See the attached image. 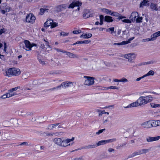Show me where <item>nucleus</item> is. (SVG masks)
I'll use <instances>...</instances> for the list:
<instances>
[{
    "label": "nucleus",
    "instance_id": "nucleus-7",
    "mask_svg": "<svg viewBox=\"0 0 160 160\" xmlns=\"http://www.w3.org/2000/svg\"><path fill=\"white\" fill-rule=\"evenodd\" d=\"M87 79L84 82V84L87 85H91L94 83V78L92 77L84 76Z\"/></svg>",
    "mask_w": 160,
    "mask_h": 160
},
{
    "label": "nucleus",
    "instance_id": "nucleus-22",
    "mask_svg": "<svg viewBox=\"0 0 160 160\" xmlns=\"http://www.w3.org/2000/svg\"><path fill=\"white\" fill-rule=\"evenodd\" d=\"M149 1L146 0H143L142 2L140 4V8H143L144 6H148L149 5Z\"/></svg>",
    "mask_w": 160,
    "mask_h": 160
},
{
    "label": "nucleus",
    "instance_id": "nucleus-4",
    "mask_svg": "<svg viewBox=\"0 0 160 160\" xmlns=\"http://www.w3.org/2000/svg\"><path fill=\"white\" fill-rule=\"evenodd\" d=\"M35 17L32 13L28 14L26 17V21L27 22L33 23L35 20Z\"/></svg>",
    "mask_w": 160,
    "mask_h": 160
},
{
    "label": "nucleus",
    "instance_id": "nucleus-31",
    "mask_svg": "<svg viewBox=\"0 0 160 160\" xmlns=\"http://www.w3.org/2000/svg\"><path fill=\"white\" fill-rule=\"evenodd\" d=\"M116 89L118 90L119 89V88L116 86H110L109 87H102L101 88L102 90H107L108 89Z\"/></svg>",
    "mask_w": 160,
    "mask_h": 160
},
{
    "label": "nucleus",
    "instance_id": "nucleus-53",
    "mask_svg": "<svg viewBox=\"0 0 160 160\" xmlns=\"http://www.w3.org/2000/svg\"><path fill=\"white\" fill-rule=\"evenodd\" d=\"M134 38V37H132L131 38H130L128 41H125V42L126 43L125 44H127L128 43H129L132 40H133Z\"/></svg>",
    "mask_w": 160,
    "mask_h": 160
},
{
    "label": "nucleus",
    "instance_id": "nucleus-15",
    "mask_svg": "<svg viewBox=\"0 0 160 160\" xmlns=\"http://www.w3.org/2000/svg\"><path fill=\"white\" fill-rule=\"evenodd\" d=\"M93 16V14L91 13L88 10H85L84 13L83 15V17L84 18H88L92 17Z\"/></svg>",
    "mask_w": 160,
    "mask_h": 160
},
{
    "label": "nucleus",
    "instance_id": "nucleus-11",
    "mask_svg": "<svg viewBox=\"0 0 160 160\" xmlns=\"http://www.w3.org/2000/svg\"><path fill=\"white\" fill-rule=\"evenodd\" d=\"M82 3L79 1H74L68 7V8H73L75 6L79 7L81 6Z\"/></svg>",
    "mask_w": 160,
    "mask_h": 160
},
{
    "label": "nucleus",
    "instance_id": "nucleus-19",
    "mask_svg": "<svg viewBox=\"0 0 160 160\" xmlns=\"http://www.w3.org/2000/svg\"><path fill=\"white\" fill-rule=\"evenodd\" d=\"M12 68H10L7 70H6L5 75L8 77L13 76Z\"/></svg>",
    "mask_w": 160,
    "mask_h": 160
},
{
    "label": "nucleus",
    "instance_id": "nucleus-5",
    "mask_svg": "<svg viewBox=\"0 0 160 160\" xmlns=\"http://www.w3.org/2000/svg\"><path fill=\"white\" fill-rule=\"evenodd\" d=\"M74 139V137H72L71 139H64L63 138V146H62V147H66L68 146L72 145L74 143L73 142L68 144L71 142Z\"/></svg>",
    "mask_w": 160,
    "mask_h": 160
},
{
    "label": "nucleus",
    "instance_id": "nucleus-14",
    "mask_svg": "<svg viewBox=\"0 0 160 160\" xmlns=\"http://www.w3.org/2000/svg\"><path fill=\"white\" fill-rule=\"evenodd\" d=\"M151 127H156L160 125V121L154 120H150Z\"/></svg>",
    "mask_w": 160,
    "mask_h": 160
},
{
    "label": "nucleus",
    "instance_id": "nucleus-63",
    "mask_svg": "<svg viewBox=\"0 0 160 160\" xmlns=\"http://www.w3.org/2000/svg\"><path fill=\"white\" fill-rule=\"evenodd\" d=\"M90 42V40H85L83 41H82L83 43H88L89 42Z\"/></svg>",
    "mask_w": 160,
    "mask_h": 160
},
{
    "label": "nucleus",
    "instance_id": "nucleus-43",
    "mask_svg": "<svg viewBox=\"0 0 160 160\" xmlns=\"http://www.w3.org/2000/svg\"><path fill=\"white\" fill-rule=\"evenodd\" d=\"M136 19L137 22H142V17H139L137 18Z\"/></svg>",
    "mask_w": 160,
    "mask_h": 160
},
{
    "label": "nucleus",
    "instance_id": "nucleus-62",
    "mask_svg": "<svg viewBox=\"0 0 160 160\" xmlns=\"http://www.w3.org/2000/svg\"><path fill=\"white\" fill-rule=\"evenodd\" d=\"M55 134L56 135H58V133L56 132L55 133L52 134V133H48L47 134V135L52 136H53V134Z\"/></svg>",
    "mask_w": 160,
    "mask_h": 160
},
{
    "label": "nucleus",
    "instance_id": "nucleus-45",
    "mask_svg": "<svg viewBox=\"0 0 160 160\" xmlns=\"http://www.w3.org/2000/svg\"><path fill=\"white\" fill-rule=\"evenodd\" d=\"M58 25V23L54 22H52V23L51 25V28H53L56 27H57Z\"/></svg>",
    "mask_w": 160,
    "mask_h": 160
},
{
    "label": "nucleus",
    "instance_id": "nucleus-27",
    "mask_svg": "<svg viewBox=\"0 0 160 160\" xmlns=\"http://www.w3.org/2000/svg\"><path fill=\"white\" fill-rule=\"evenodd\" d=\"M92 36V34L91 33H86L83 34L81 36V38H91Z\"/></svg>",
    "mask_w": 160,
    "mask_h": 160
},
{
    "label": "nucleus",
    "instance_id": "nucleus-61",
    "mask_svg": "<svg viewBox=\"0 0 160 160\" xmlns=\"http://www.w3.org/2000/svg\"><path fill=\"white\" fill-rule=\"evenodd\" d=\"M4 51L5 52H6V51H7L6 48H7V47L6 43L5 42H4Z\"/></svg>",
    "mask_w": 160,
    "mask_h": 160
},
{
    "label": "nucleus",
    "instance_id": "nucleus-48",
    "mask_svg": "<svg viewBox=\"0 0 160 160\" xmlns=\"http://www.w3.org/2000/svg\"><path fill=\"white\" fill-rule=\"evenodd\" d=\"M0 98L2 99H5L6 98H9V97H8L7 93H6V94L2 95L1 96Z\"/></svg>",
    "mask_w": 160,
    "mask_h": 160
},
{
    "label": "nucleus",
    "instance_id": "nucleus-20",
    "mask_svg": "<svg viewBox=\"0 0 160 160\" xmlns=\"http://www.w3.org/2000/svg\"><path fill=\"white\" fill-rule=\"evenodd\" d=\"M0 8L6 10V12H9L10 9V7L9 6H7V4L5 3H2Z\"/></svg>",
    "mask_w": 160,
    "mask_h": 160
},
{
    "label": "nucleus",
    "instance_id": "nucleus-59",
    "mask_svg": "<svg viewBox=\"0 0 160 160\" xmlns=\"http://www.w3.org/2000/svg\"><path fill=\"white\" fill-rule=\"evenodd\" d=\"M145 77L144 76V75L143 76H142L140 77H139V78H137V79H136V80L137 81H140V80H141V79Z\"/></svg>",
    "mask_w": 160,
    "mask_h": 160
},
{
    "label": "nucleus",
    "instance_id": "nucleus-25",
    "mask_svg": "<svg viewBox=\"0 0 160 160\" xmlns=\"http://www.w3.org/2000/svg\"><path fill=\"white\" fill-rule=\"evenodd\" d=\"M7 93L9 98L16 95L17 94L16 92H13L10 89H9L8 90V92Z\"/></svg>",
    "mask_w": 160,
    "mask_h": 160
},
{
    "label": "nucleus",
    "instance_id": "nucleus-10",
    "mask_svg": "<svg viewBox=\"0 0 160 160\" xmlns=\"http://www.w3.org/2000/svg\"><path fill=\"white\" fill-rule=\"evenodd\" d=\"M96 147L97 146L96 144H92L77 149L72 151V152H74L75 151L80 150L82 149H89L91 148H94Z\"/></svg>",
    "mask_w": 160,
    "mask_h": 160
},
{
    "label": "nucleus",
    "instance_id": "nucleus-34",
    "mask_svg": "<svg viewBox=\"0 0 160 160\" xmlns=\"http://www.w3.org/2000/svg\"><path fill=\"white\" fill-rule=\"evenodd\" d=\"M64 8V5H59L58 6H57V11L59 12L62 10V8Z\"/></svg>",
    "mask_w": 160,
    "mask_h": 160
},
{
    "label": "nucleus",
    "instance_id": "nucleus-46",
    "mask_svg": "<svg viewBox=\"0 0 160 160\" xmlns=\"http://www.w3.org/2000/svg\"><path fill=\"white\" fill-rule=\"evenodd\" d=\"M122 22H123L128 23H131V21L130 20L128 19H125L122 20Z\"/></svg>",
    "mask_w": 160,
    "mask_h": 160
},
{
    "label": "nucleus",
    "instance_id": "nucleus-36",
    "mask_svg": "<svg viewBox=\"0 0 160 160\" xmlns=\"http://www.w3.org/2000/svg\"><path fill=\"white\" fill-rule=\"evenodd\" d=\"M150 105L152 108L160 107V104H155V103L152 102L151 103Z\"/></svg>",
    "mask_w": 160,
    "mask_h": 160
},
{
    "label": "nucleus",
    "instance_id": "nucleus-1",
    "mask_svg": "<svg viewBox=\"0 0 160 160\" xmlns=\"http://www.w3.org/2000/svg\"><path fill=\"white\" fill-rule=\"evenodd\" d=\"M152 147H150V148L148 149H142L137 150L135 152H134L131 154L129 155L128 156V158H131L143 154H146L149 152L152 149Z\"/></svg>",
    "mask_w": 160,
    "mask_h": 160
},
{
    "label": "nucleus",
    "instance_id": "nucleus-40",
    "mask_svg": "<svg viewBox=\"0 0 160 160\" xmlns=\"http://www.w3.org/2000/svg\"><path fill=\"white\" fill-rule=\"evenodd\" d=\"M103 16L102 15H100V22L99 23L100 25H102L103 24Z\"/></svg>",
    "mask_w": 160,
    "mask_h": 160
},
{
    "label": "nucleus",
    "instance_id": "nucleus-64",
    "mask_svg": "<svg viewBox=\"0 0 160 160\" xmlns=\"http://www.w3.org/2000/svg\"><path fill=\"white\" fill-rule=\"evenodd\" d=\"M155 34L157 36V37H158L160 36V31H158L155 33Z\"/></svg>",
    "mask_w": 160,
    "mask_h": 160
},
{
    "label": "nucleus",
    "instance_id": "nucleus-21",
    "mask_svg": "<svg viewBox=\"0 0 160 160\" xmlns=\"http://www.w3.org/2000/svg\"><path fill=\"white\" fill-rule=\"evenodd\" d=\"M13 76H18L21 73V72L19 69L12 68Z\"/></svg>",
    "mask_w": 160,
    "mask_h": 160
},
{
    "label": "nucleus",
    "instance_id": "nucleus-44",
    "mask_svg": "<svg viewBox=\"0 0 160 160\" xmlns=\"http://www.w3.org/2000/svg\"><path fill=\"white\" fill-rule=\"evenodd\" d=\"M126 43L125 42V41H123L122 42L120 43H114V45H125V44Z\"/></svg>",
    "mask_w": 160,
    "mask_h": 160
},
{
    "label": "nucleus",
    "instance_id": "nucleus-12",
    "mask_svg": "<svg viewBox=\"0 0 160 160\" xmlns=\"http://www.w3.org/2000/svg\"><path fill=\"white\" fill-rule=\"evenodd\" d=\"M25 46L23 47V48L25 49L26 50H30L31 48L33 46L32 45L30 42L28 40H25L24 41Z\"/></svg>",
    "mask_w": 160,
    "mask_h": 160
},
{
    "label": "nucleus",
    "instance_id": "nucleus-56",
    "mask_svg": "<svg viewBox=\"0 0 160 160\" xmlns=\"http://www.w3.org/2000/svg\"><path fill=\"white\" fill-rule=\"evenodd\" d=\"M108 151L109 152H113V153H114V152H115V150H114V149H113V148H109L108 150Z\"/></svg>",
    "mask_w": 160,
    "mask_h": 160
},
{
    "label": "nucleus",
    "instance_id": "nucleus-8",
    "mask_svg": "<svg viewBox=\"0 0 160 160\" xmlns=\"http://www.w3.org/2000/svg\"><path fill=\"white\" fill-rule=\"evenodd\" d=\"M123 107L125 108L141 106L139 103V102H138V99L136 102H133L130 104H129L127 106H124L125 103L123 104Z\"/></svg>",
    "mask_w": 160,
    "mask_h": 160
},
{
    "label": "nucleus",
    "instance_id": "nucleus-35",
    "mask_svg": "<svg viewBox=\"0 0 160 160\" xmlns=\"http://www.w3.org/2000/svg\"><path fill=\"white\" fill-rule=\"evenodd\" d=\"M38 58L39 60L40 63L42 65H44L45 64L44 62L41 59L40 57V55L38 54Z\"/></svg>",
    "mask_w": 160,
    "mask_h": 160
},
{
    "label": "nucleus",
    "instance_id": "nucleus-18",
    "mask_svg": "<svg viewBox=\"0 0 160 160\" xmlns=\"http://www.w3.org/2000/svg\"><path fill=\"white\" fill-rule=\"evenodd\" d=\"M141 125L145 128H151L150 120L142 123L141 124Z\"/></svg>",
    "mask_w": 160,
    "mask_h": 160
},
{
    "label": "nucleus",
    "instance_id": "nucleus-41",
    "mask_svg": "<svg viewBox=\"0 0 160 160\" xmlns=\"http://www.w3.org/2000/svg\"><path fill=\"white\" fill-rule=\"evenodd\" d=\"M157 36L155 34V33H153L152 35H151V40L152 41L155 40L157 38Z\"/></svg>",
    "mask_w": 160,
    "mask_h": 160
},
{
    "label": "nucleus",
    "instance_id": "nucleus-23",
    "mask_svg": "<svg viewBox=\"0 0 160 160\" xmlns=\"http://www.w3.org/2000/svg\"><path fill=\"white\" fill-rule=\"evenodd\" d=\"M104 21L107 22H112L113 20L112 19V17L109 16H106L104 17Z\"/></svg>",
    "mask_w": 160,
    "mask_h": 160
},
{
    "label": "nucleus",
    "instance_id": "nucleus-13",
    "mask_svg": "<svg viewBox=\"0 0 160 160\" xmlns=\"http://www.w3.org/2000/svg\"><path fill=\"white\" fill-rule=\"evenodd\" d=\"M160 139V136L155 137H147L146 138V141L148 142H152L158 140Z\"/></svg>",
    "mask_w": 160,
    "mask_h": 160
},
{
    "label": "nucleus",
    "instance_id": "nucleus-42",
    "mask_svg": "<svg viewBox=\"0 0 160 160\" xmlns=\"http://www.w3.org/2000/svg\"><path fill=\"white\" fill-rule=\"evenodd\" d=\"M116 139L115 138L107 140V143L114 142H115L116 141Z\"/></svg>",
    "mask_w": 160,
    "mask_h": 160
},
{
    "label": "nucleus",
    "instance_id": "nucleus-30",
    "mask_svg": "<svg viewBox=\"0 0 160 160\" xmlns=\"http://www.w3.org/2000/svg\"><path fill=\"white\" fill-rule=\"evenodd\" d=\"M150 8L152 10L158 11V8L157 7V5L156 4L151 3L150 5Z\"/></svg>",
    "mask_w": 160,
    "mask_h": 160
},
{
    "label": "nucleus",
    "instance_id": "nucleus-33",
    "mask_svg": "<svg viewBox=\"0 0 160 160\" xmlns=\"http://www.w3.org/2000/svg\"><path fill=\"white\" fill-rule=\"evenodd\" d=\"M154 74V72L153 71L150 70L147 73L144 75L146 77L149 75H153Z\"/></svg>",
    "mask_w": 160,
    "mask_h": 160
},
{
    "label": "nucleus",
    "instance_id": "nucleus-2",
    "mask_svg": "<svg viewBox=\"0 0 160 160\" xmlns=\"http://www.w3.org/2000/svg\"><path fill=\"white\" fill-rule=\"evenodd\" d=\"M138 100L140 105H143L152 101V97L151 95H148L140 97Z\"/></svg>",
    "mask_w": 160,
    "mask_h": 160
},
{
    "label": "nucleus",
    "instance_id": "nucleus-39",
    "mask_svg": "<svg viewBox=\"0 0 160 160\" xmlns=\"http://www.w3.org/2000/svg\"><path fill=\"white\" fill-rule=\"evenodd\" d=\"M157 62V61L154 60H152L150 61L147 62H146L147 64H152Z\"/></svg>",
    "mask_w": 160,
    "mask_h": 160
},
{
    "label": "nucleus",
    "instance_id": "nucleus-50",
    "mask_svg": "<svg viewBox=\"0 0 160 160\" xmlns=\"http://www.w3.org/2000/svg\"><path fill=\"white\" fill-rule=\"evenodd\" d=\"M120 82H127L128 81V80L124 78H123L122 79H120Z\"/></svg>",
    "mask_w": 160,
    "mask_h": 160
},
{
    "label": "nucleus",
    "instance_id": "nucleus-51",
    "mask_svg": "<svg viewBox=\"0 0 160 160\" xmlns=\"http://www.w3.org/2000/svg\"><path fill=\"white\" fill-rule=\"evenodd\" d=\"M68 33L65 32H62L60 34V35L63 36H67L68 35Z\"/></svg>",
    "mask_w": 160,
    "mask_h": 160
},
{
    "label": "nucleus",
    "instance_id": "nucleus-49",
    "mask_svg": "<svg viewBox=\"0 0 160 160\" xmlns=\"http://www.w3.org/2000/svg\"><path fill=\"white\" fill-rule=\"evenodd\" d=\"M54 49L57 51L58 52H61L65 53L66 51L63 50L62 49H59L57 48H54Z\"/></svg>",
    "mask_w": 160,
    "mask_h": 160
},
{
    "label": "nucleus",
    "instance_id": "nucleus-37",
    "mask_svg": "<svg viewBox=\"0 0 160 160\" xmlns=\"http://www.w3.org/2000/svg\"><path fill=\"white\" fill-rule=\"evenodd\" d=\"M31 145L30 143H29L28 142H23L19 144V146H21L22 145H25L26 146H28Z\"/></svg>",
    "mask_w": 160,
    "mask_h": 160
},
{
    "label": "nucleus",
    "instance_id": "nucleus-47",
    "mask_svg": "<svg viewBox=\"0 0 160 160\" xmlns=\"http://www.w3.org/2000/svg\"><path fill=\"white\" fill-rule=\"evenodd\" d=\"M40 14L41 15H42L46 11L47 12H48V10L46 9H44L42 8H41L40 9Z\"/></svg>",
    "mask_w": 160,
    "mask_h": 160
},
{
    "label": "nucleus",
    "instance_id": "nucleus-55",
    "mask_svg": "<svg viewBox=\"0 0 160 160\" xmlns=\"http://www.w3.org/2000/svg\"><path fill=\"white\" fill-rule=\"evenodd\" d=\"M81 32V31L80 30H74L73 31V33L75 34H78Z\"/></svg>",
    "mask_w": 160,
    "mask_h": 160
},
{
    "label": "nucleus",
    "instance_id": "nucleus-29",
    "mask_svg": "<svg viewBox=\"0 0 160 160\" xmlns=\"http://www.w3.org/2000/svg\"><path fill=\"white\" fill-rule=\"evenodd\" d=\"M53 21L52 20L50 19L48 20L44 23V26L45 27H49L50 25H51Z\"/></svg>",
    "mask_w": 160,
    "mask_h": 160
},
{
    "label": "nucleus",
    "instance_id": "nucleus-6",
    "mask_svg": "<svg viewBox=\"0 0 160 160\" xmlns=\"http://www.w3.org/2000/svg\"><path fill=\"white\" fill-rule=\"evenodd\" d=\"M124 57L128 59L129 62H133L136 57V55L134 53H129L125 54Z\"/></svg>",
    "mask_w": 160,
    "mask_h": 160
},
{
    "label": "nucleus",
    "instance_id": "nucleus-9",
    "mask_svg": "<svg viewBox=\"0 0 160 160\" xmlns=\"http://www.w3.org/2000/svg\"><path fill=\"white\" fill-rule=\"evenodd\" d=\"M62 140L63 138H56L53 139V141L56 145L62 147V146H63Z\"/></svg>",
    "mask_w": 160,
    "mask_h": 160
},
{
    "label": "nucleus",
    "instance_id": "nucleus-54",
    "mask_svg": "<svg viewBox=\"0 0 160 160\" xmlns=\"http://www.w3.org/2000/svg\"><path fill=\"white\" fill-rule=\"evenodd\" d=\"M54 62H55V66H59L61 65L60 63L59 62V61L57 60L56 59Z\"/></svg>",
    "mask_w": 160,
    "mask_h": 160
},
{
    "label": "nucleus",
    "instance_id": "nucleus-60",
    "mask_svg": "<svg viewBox=\"0 0 160 160\" xmlns=\"http://www.w3.org/2000/svg\"><path fill=\"white\" fill-rule=\"evenodd\" d=\"M83 156L80 157L78 158H76L74 159V160H83Z\"/></svg>",
    "mask_w": 160,
    "mask_h": 160
},
{
    "label": "nucleus",
    "instance_id": "nucleus-32",
    "mask_svg": "<svg viewBox=\"0 0 160 160\" xmlns=\"http://www.w3.org/2000/svg\"><path fill=\"white\" fill-rule=\"evenodd\" d=\"M103 12L107 13V14L111 15L112 11L106 8H103L102 9Z\"/></svg>",
    "mask_w": 160,
    "mask_h": 160
},
{
    "label": "nucleus",
    "instance_id": "nucleus-24",
    "mask_svg": "<svg viewBox=\"0 0 160 160\" xmlns=\"http://www.w3.org/2000/svg\"><path fill=\"white\" fill-rule=\"evenodd\" d=\"M114 27H112L108 28L106 29V32H110V33L113 35L115 36L116 32L114 31Z\"/></svg>",
    "mask_w": 160,
    "mask_h": 160
},
{
    "label": "nucleus",
    "instance_id": "nucleus-58",
    "mask_svg": "<svg viewBox=\"0 0 160 160\" xmlns=\"http://www.w3.org/2000/svg\"><path fill=\"white\" fill-rule=\"evenodd\" d=\"M118 17L117 18V19H118L119 20H120V19H123V18H126V17H125V16H122V15H119V16H118Z\"/></svg>",
    "mask_w": 160,
    "mask_h": 160
},
{
    "label": "nucleus",
    "instance_id": "nucleus-26",
    "mask_svg": "<svg viewBox=\"0 0 160 160\" xmlns=\"http://www.w3.org/2000/svg\"><path fill=\"white\" fill-rule=\"evenodd\" d=\"M59 123H56L49 125L47 126V129L48 130H52L55 128L57 126L59 125Z\"/></svg>",
    "mask_w": 160,
    "mask_h": 160
},
{
    "label": "nucleus",
    "instance_id": "nucleus-38",
    "mask_svg": "<svg viewBox=\"0 0 160 160\" xmlns=\"http://www.w3.org/2000/svg\"><path fill=\"white\" fill-rule=\"evenodd\" d=\"M119 15H120V14L119 13L114 12H112L111 13V15L115 17L119 16Z\"/></svg>",
    "mask_w": 160,
    "mask_h": 160
},
{
    "label": "nucleus",
    "instance_id": "nucleus-17",
    "mask_svg": "<svg viewBox=\"0 0 160 160\" xmlns=\"http://www.w3.org/2000/svg\"><path fill=\"white\" fill-rule=\"evenodd\" d=\"M138 14L137 12H133L132 13L129 18L131 20L132 22H134L135 21L136 17L138 16Z\"/></svg>",
    "mask_w": 160,
    "mask_h": 160
},
{
    "label": "nucleus",
    "instance_id": "nucleus-28",
    "mask_svg": "<svg viewBox=\"0 0 160 160\" xmlns=\"http://www.w3.org/2000/svg\"><path fill=\"white\" fill-rule=\"evenodd\" d=\"M107 143V140H103L99 141L96 143L97 147L100 145H103Z\"/></svg>",
    "mask_w": 160,
    "mask_h": 160
},
{
    "label": "nucleus",
    "instance_id": "nucleus-57",
    "mask_svg": "<svg viewBox=\"0 0 160 160\" xmlns=\"http://www.w3.org/2000/svg\"><path fill=\"white\" fill-rule=\"evenodd\" d=\"M19 88H20V87H17L14 88H12L10 89V90H11L12 92H14V91H16Z\"/></svg>",
    "mask_w": 160,
    "mask_h": 160
},
{
    "label": "nucleus",
    "instance_id": "nucleus-3",
    "mask_svg": "<svg viewBox=\"0 0 160 160\" xmlns=\"http://www.w3.org/2000/svg\"><path fill=\"white\" fill-rule=\"evenodd\" d=\"M72 85L73 84L71 82H62L60 85L56 87L52 88L51 89V90H54L56 89H58V88H61V87H62L63 88H66L70 87H72Z\"/></svg>",
    "mask_w": 160,
    "mask_h": 160
},
{
    "label": "nucleus",
    "instance_id": "nucleus-16",
    "mask_svg": "<svg viewBox=\"0 0 160 160\" xmlns=\"http://www.w3.org/2000/svg\"><path fill=\"white\" fill-rule=\"evenodd\" d=\"M70 58H78L79 56L78 55L73 53L70 52H67L66 51L65 53Z\"/></svg>",
    "mask_w": 160,
    "mask_h": 160
},
{
    "label": "nucleus",
    "instance_id": "nucleus-52",
    "mask_svg": "<svg viewBox=\"0 0 160 160\" xmlns=\"http://www.w3.org/2000/svg\"><path fill=\"white\" fill-rule=\"evenodd\" d=\"M105 128L100 130L98 132H96V134L99 135L103 131H105Z\"/></svg>",
    "mask_w": 160,
    "mask_h": 160
}]
</instances>
